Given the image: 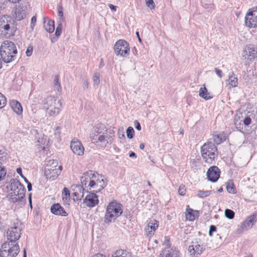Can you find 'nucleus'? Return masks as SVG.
Wrapping results in <instances>:
<instances>
[{"instance_id":"nucleus-1","label":"nucleus","mask_w":257,"mask_h":257,"mask_svg":"<svg viewBox=\"0 0 257 257\" xmlns=\"http://www.w3.org/2000/svg\"><path fill=\"white\" fill-rule=\"evenodd\" d=\"M80 181L82 190L78 186L79 192L75 191L73 193L77 200H81L83 197L84 190L97 193L106 185L105 179L102 176L92 171L85 172L81 177Z\"/></svg>"},{"instance_id":"nucleus-2","label":"nucleus","mask_w":257,"mask_h":257,"mask_svg":"<svg viewBox=\"0 0 257 257\" xmlns=\"http://www.w3.org/2000/svg\"><path fill=\"white\" fill-rule=\"evenodd\" d=\"M17 50L15 44L10 41H4L1 45L0 55L3 61L10 63L16 59Z\"/></svg>"},{"instance_id":"nucleus-3","label":"nucleus","mask_w":257,"mask_h":257,"mask_svg":"<svg viewBox=\"0 0 257 257\" xmlns=\"http://www.w3.org/2000/svg\"><path fill=\"white\" fill-rule=\"evenodd\" d=\"M10 192L9 193V200L13 203L20 201L25 195L24 186L20 182L16 179L10 181Z\"/></svg>"},{"instance_id":"nucleus-4","label":"nucleus","mask_w":257,"mask_h":257,"mask_svg":"<svg viewBox=\"0 0 257 257\" xmlns=\"http://www.w3.org/2000/svg\"><path fill=\"white\" fill-rule=\"evenodd\" d=\"M122 213V205L116 201L109 203L106 208L104 221L109 223L114 221Z\"/></svg>"},{"instance_id":"nucleus-5","label":"nucleus","mask_w":257,"mask_h":257,"mask_svg":"<svg viewBox=\"0 0 257 257\" xmlns=\"http://www.w3.org/2000/svg\"><path fill=\"white\" fill-rule=\"evenodd\" d=\"M44 105L49 116H55L58 115L62 107L61 100L51 96L47 97Z\"/></svg>"},{"instance_id":"nucleus-6","label":"nucleus","mask_w":257,"mask_h":257,"mask_svg":"<svg viewBox=\"0 0 257 257\" xmlns=\"http://www.w3.org/2000/svg\"><path fill=\"white\" fill-rule=\"evenodd\" d=\"M217 147L211 142L205 143L201 148L202 157L205 162L212 164L217 156Z\"/></svg>"},{"instance_id":"nucleus-7","label":"nucleus","mask_w":257,"mask_h":257,"mask_svg":"<svg viewBox=\"0 0 257 257\" xmlns=\"http://www.w3.org/2000/svg\"><path fill=\"white\" fill-rule=\"evenodd\" d=\"M20 252L18 243L7 241L3 243L0 249L1 257H15Z\"/></svg>"},{"instance_id":"nucleus-8","label":"nucleus","mask_w":257,"mask_h":257,"mask_svg":"<svg viewBox=\"0 0 257 257\" xmlns=\"http://www.w3.org/2000/svg\"><path fill=\"white\" fill-rule=\"evenodd\" d=\"M62 170V166H58L57 160H50L45 169V175L47 179L54 180L60 174Z\"/></svg>"},{"instance_id":"nucleus-9","label":"nucleus","mask_w":257,"mask_h":257,"mask_svg":"<svg viewBox=\"0 0 257 257\" xmlns=\"http://www.w3.org/2000/svg\"><path fill=\"white\" fill-rule=\"evenodd\" d=\"M114 137V131L111 129H108L104 131L101 135L91 136V139L94 143L100 142L102 145H106L112 142Z\"/></svg>"},{"instance_id":"nucleus-10","label":"nucleus","mask_w":257,"mask_h":257,"mask_svg":"<svg viewBox=\"0 0 257 257\" xmlns=\"http://www.w3.org/2000/svg\"><path fill=\"white\" fill-rule=\"evenodd\" d=\"M22 225L19 222H17L14 225L10 227L7 232V239L8 241L17 243V241L21 237Z\"/></svg>"},{"instance_id":"nucleus-11","label":"nucleus","mask_w":257,"mask_h":257,"mask_svg":"<svg viewBox=\"0 0 257 257\" xmlns=\"http://www.w3.org/2000/svg\"><path fill=\"white\" fill-rule=\"evenodd\" d=\"M30 9V5L27 1L22 2L18 8L14 11L13 17L18 21L23 20L28 14Z\"/></svg>"},{"instance_id":"nucleus-12","label":"nucleus","mask_w":257,"mask_h":257,"mask_svg":"<svg viewBox=\"0 0 257 257\" xmlns=\"http://www.w3.org/2000/svg\"><path fill=\"white\" fill-rule=\"evenodd\" d=\"M114 50L117 56L126 57L130 52L129 44L125 40H119L115 43L114 46Z\"/></svg>"},{"instance_id":"nucleus-13","label":"nucleus","mask_w":257,"mask_h":257,"mask_svg":"<svg viewBox=\"0 0 257 257\" xmlns=\"http://www.w3.org/2000/svg\"><path fill=\"white\" fill-rule=\"evenodd\" d=\"M257 220L256 214H253L247 217L246 219L237 226L236 233L240 234L244 231L251 228Z\"/></svg>"},{"instance_id":"nucleus-14","label":"nucleus","mask_w":257,"mask_h":257,"mask_svg":"<svg viewBox=\"0 0 257 257\" xmlns=\"http://www.w3.org/2000/svg\"><path fill=\"white\" fill-rule=\"evenodd\" d=\"M245 25L249 28L257 27V7L249 10L245 17Z\"/></svg>"},{"instance_id":"nucleus-15","label":"nucleus","mask_w":257,"mask_h":257,"mask_svg":"<svg viewBox=\"0 0 257 257\" xmlns=\"http://www.w3.org/2000/svg\"><path fill=\"white\" fill-rule=\"evenodd\" d=\"M15 21L13 18L8 15H3L0 16V27L6 31L10 29L11 31H14L15 26Z\"/></svg>"},{"instance_id":"nucleus-16","label":"nucleus","mask_w":257,"mask_h":257,"mask_svg":"<svg viewBox=\"0 0 257 257\" xmlns=\"http://www.w3.org/2000/svg\"><path fill=\"white\" fill-rule=\"evenodd\" d=\"M242 56L244 59L254 61L257 58V47L252 44L248 45L243 51Z\"/></svg>"},{"instance_id":"nucleus-17","label":"nucleus","mask_w":257,"mask_h":257,"mask_svg":"<svg viewBox=\"0 0 257 257\" xmlns=\"http://www.w3.org/2000/svg\"><path fill=\"white\" fill-rule=\"evenodd\" d=\"M205 249L204 247L200 245L198 242H192L188 246V252L190 255L197 256L200 255Z\"/></svg>"},{"instance_id":"nucleus-18","label":"nucleus","mask_w":257,"mask_h":257,"mask_svg":"<svg viewBox=\"0 0 257 257\" xmlns=\"http://www.w3.org/2000/svg\"><path fill=\"white\" fill-rule=\"evenodd\" d=\"M220 170L216 166L210 167L207 172L208 180L212 182H215L220 177Z\"/></svg>"},{"instance_id":"nucleus-19","label":"nucleus","mask_w":257,"mask_h":257,"mask_svg":"<svg viewBox=\"0 0 257 257\" xmlns=\"http://www.w3.org/2000/svg\"><path fill=\"white\" fill-rule=\"evenodd\" d=\"M70 148L73 153L76 155L82 156L84 154V148L79 141H71Z\"/></svg>"},{"instance_id":"nucleus-20","label":"nucleus","mask_w":257,"mask_h":257,"mask_svg":"<svg viewBox=\"0 0 257 257\" xmlns=\"http://www.w3.org/2000/svg\"><path fill=\"white\" fill-rule=\"evenodd\" d=\"M84 203L88 207H94L98 203V196L94 193H89L84 200Z\"/></svg>"},{"instance_id":"nucleus-21","label":"nucleus","mask_w":257,"mask_h":257,"mask_svg":"<svg viewBox=\"0 0 257 257\" xmlns=\"http://www.w3.org/2000/svg\"><path fill=\"white\" fill-rule=\"evenodd\" d=\"M160 257H179V251L176 248L167 247L164 249L160 255Z\"/></svg>"},{"instance_id":"nucleus-22","label":"nucleus","mask_w":257,"mask_h":257,"mask_svg":"<svg viewBox=\"0 0 257 257\" xmlns=\"http://www.w3.org/2000/svg\"><path fill=\"white\" fill-rule=\"evenodd\" d=\"M51 211L53 214L56 215L63 216H67L68 215V213L65 211V209L59 203L53 204L51 207Z\"/></svg>"},{"instance_id":"nucleus-23","label":"nucleus","mask_w":257,"mask_h":257,"mask_svg":"<svg viewBox=\"0 0 257 257\" xmlns=\"http://www.w3.org/2000/svg\"><path fill=\"white\" fill-rule=\"evenodd\" d=\"M10 105L13 110L18 114L22 113L23 108L21 104L18 101L15 100H11L10 101Z\"/></svg>"},{"instance_id":"nucleus-24","label":"nucleus","mask_w":257,"mask_h":257,"mask_svg":"<svg viewBox=\"0 0 257 257\" xmlns=\"http://www.w3.org/2000/svg\"><path fill=\"white\" fill-rule=\"evenodd\" d=\"M227 81L228 82V85L230 88L235 87L237 86L238 79L233 72L229 73Z\"/></svg>"},{"instance_id":"nucleus-25","label":"nucleus","mask_w":257,"mask_h":257,"mask_svg":"<svg viewBox=\"0 0 257 257\" xmlns=\"http://www.w3.org/2000/svg\"><path fill=\"white\" fill-rule=\"evenodd\" d=\"M199 95L205 100H208L212 98V96L208 92L205 85H203V87L200 88Z\"/></svg>"},{"instance_id":"nucleus-26","label":"nucleus","mask_w":257,"mask_h":257,"mask_svg":"<svg viewBox=\"0 0 257 257\" xmlns=\"http://www.w3.org/2000/svg\"><path fill=\"white\" fill-rule=\"evenodd\" d=\"M198 215V211L191 208H187L186 211V218L187 220L193 221Z\"/></svg>"},{"instance_id":"nucleus-27","label":"nucleus","mask_w":257,"mask_h":257,"mask_svg":"<svg viewBox=\"0 0 257 257\" xmlns=\"http://www.w3.org/2000/svg\"><path fill=\"white\" fill-rule=\"evenodd\" d=\"M111 257H131V254L125 249H118L112 253Z\"/></svg>"},{"instance_id":"nucleus-28","label":"nucleus","mask_w":257,"mask_h":257,"mask_svg":"<svg viewBox=\"0 0 257 257\" xmlns=\"http://www.w3.org/2000/svg\"><path fill=\"white\" fill-rule=\"evenodd\" d=\"M44 27L46 31L50 33L54 32L55 30L54 21L48 20V22L46 21V18H44Z\"/></svg>"},{"instance_id":"nucleus-29","label":"nucleus","mask_w":257,"mask_h":257,"mask_svg":"<svg viewBox=\"0 0 257 257\" xmlns=\"http://www.w3.org/2000/svg\"><path fill=\"white\" fill-rule=\"evenodd\" d=\"M159 222L155 219H150L148 225L145 227V230L151 229L153 231H155L156 229L158 227Z\"/></svg>"},{"instance_id":"nucleus-30","label":"nucleus","mask_w":257,"mask_h":257,"mask_svg":"<svg viewBox=\"0 0 257 257\" xmlns=\"http://www.w3.org/2000/svg\"><path fill=\"white\" fill-rule=\"evenodd\" d=\"M4 147L0 146V161L5 162L7 160V153Z\"/></svg>"},{"instance_id":"nucleus-31","label":"nucleus","mask_w":257,"mask_h":257,"mask_svg":"<svg viewBox=\"0 0 257 257\" xmlns=\"http://www.w3.org/2000/svg\"><path fill=\"white\" fill-rule=\"evenodd\" d=\"M213 138L214 143L217 145L220 144L225 140V137L220 135H215L213 136Z\"/></svg>"},{"instance_id":"nucleus-32","label":"nucleus","mask_w":257,"mask_h":257,"mask_svg":"<svg viewBox=\"0 0 257 257\" xmlns=\"http://www.w3.org/2000/svg\"><path fill=\"white\" fill-rule=\"evenodd\" d=\"M226 190L228 193L231 194L235 193V188L232 181H229L226 185Z\"/></svg>"},{"instance_id":"nucleus-33","label":"nucleus","mask_w":257,"mask_h":257,"mask_svg":"<svg viewBox=\"0 0 257 257\" xmlns=\"http://www.w3.org/2000/svg\"><path fill=\"white\" fill-rule=\"evenodd\" d=\"M3 163L4 162L0 161V181L4 178L7 173V171L3 166Z\"/></svg>"},{"instance_id":"nucleus-34","label":"nucleus","mask_w":257,"mask_h":257,"mask_svg":"<svg viewBox=\"0 0 257 257\" xmlns=\"http://www.w3.org/2000/svg\"><path fill=\"white\" fill-rule=\"evenodd\" d=\"M211 194V191L199 190L197 193V196L199 198H205Z\"/></svg>"},{"instance_id":"nucleus-35","label":"nucleus","mask_w":257,"mask_h":257,"mask_svg":"<svg viewBox=\"0 0 257 257\" xmlns=\"http://www.w3.org/2000/svg\"><path fill=\"white\" fill-rule=\"evenodd\" d=\"M224 214L226 218L229 219H232L234 218L235 213L233 210L229 209H226L225 210Z\"/></svg>"},{"instance_id":"nucleus-36","label":"nucleus","mask_w":257,"mask_h":257,"mask_svg":"<svg viewBox=\"0 0 257 257\" xmlns=\"http://www.w3.org/2000/svg\"><path fill=\"white\" fill-rule=\"evenodd\" d=\"M54 88L55 89H56L58 91H59L61 90V85L60 83L59 82V76L58 75H56L54 78Z\"/></svg>"},{"instance_id":"nucleus-37","label":"nucleus","mask_w":257,"mask_h":257,"mask_svg":"<svg viewBox=\"0 0 257 257\" xmlns=\"http://www.w3.org/2000/svg\"><path fill=\"white\" fill-rule=\"evenodd\" d=\"M123 130V127H120L118 130L117 135L121 140V142H124L125 140Z\"/></svg>"},{"instance_id":"nucleus-38","label":"nucleus","mask_w":257,"mask_h":257,"mask_svg":"<svg viewBox=\"0 0 257 257\" xmlns=\"http://www.w3.org/2000/svg\"><path fill=\"white\" fill-rule=\"evenodd\" d=\"M126 133L127 137L128 139H131L133 138L134 136L135 131L132 127L129 126L126 130Z\"/></svg>"},{"instance_id":"nucleus-39","label":"nucleus","mask_w":257,"mask_h":257,"mask_svg":"<svg viewBox=\"0 0 257 257\" xmlns=\"http://www.w3.org/2000/svg\"><path fill=\"white\" fill-rule=\"evenodd\" d=\"M7 103L6 98L0 93V109L4 107Z\"/></svg>"},{"instance_id":"nucleus-40","label":"nucleus","mask_w":257,"mask_h":257,"mask_svg":"<svg viewBox=\"0 0 257 257\" xmlns=\"http://www.w3.org/2000/svg\"><path fill=\"white\" fill-rule=\"evenodd\" d=\"M147 6L151 10L155 9V5L153 0H145Z\"/></svg>"},{"instance_id":"nucleus-41","label":"nucleus","mask_w":257,"mask_h":257,"mask_svg":"<svg viewBox=\"0 0 257 257\" xmlns=\"http://www.w3.org/2000/svg\"><path fill=\"white\" fill-rule=\"evenodd\" d=\"M62 24L59 23L58 24V26L57 27V28H56V30L55 31V35L57 37H59L61 35V31H62Z\"/></svg>"},{"instance_id":"nucleus-42","label":"nucleus","mask_w":257,"mask_h":257,"mask_svg":"<svg viewBox=\"0 0 257 257\" xmlns=\"http://www.w3.org/2000/svg\"><path fill=\"white\" fill-rule=\"evenodd\" d=\"M178 193L179 195L181 196H184L186 193V189L185 187L183 185H181L178 189Z\"/></svg>"},{"instance_id":"nucleus-43","label":"nucleus","mask_w":257,"mask_h":257,"mask_svg":"<svg viewBox=\"0 0 257 257\" xmlns=\"http://www.w3.org/2000/svg\"><path fill=\"white\" fill-rule=\"evenodd\" d=\"M93 82L94 84L98 85L99 84V74L98 73H96L94 74Z\"/></svg>"},{"instance_id":"nucleus-44","label":"nucleus","mask_w":257,"mask_h":257,"mask_svg":"<svg viewBox=\"0 0 257 257\" xmlns=\"http://www.w3.org/2000/svg\"><path fill=\"white\" fill-rule=\"evenodd\" d=\"M17 172L24 179L25 182H28V179L23 175L22 170L21 168L17 169Z\"/></svg>"},{"instance_id":"nucleus-45","label":"nucleus","mask_w":257,"mask_h":257,"mask_svg":"<svg viewBox=\"0 0 257 257\" xmlns=\"http://www.w3.org/2000/svg\"><path fill=\"white\" fill-rule=\"evenodd\" d=\"M62 194L63 196H65V199H67V197L69 198L70 197V193L69 191L67 188H64L62 192Z\"/></svg>"},{"instance_id":"nucleus-46","label":"nucleus","mask_w":257,"mask_h":257,"mask_svg":"<svg viewBox=\"0 0 257 257\" xmlns=\"http://www.w3.org/2000/svg\"><path fill=\"white\" fill-rule=\"evenodd\" d=\"M103 132L97 126L94 127V133L92 134L91 136H96L97 135H101Z\"/></svg>"},{"instance_id":"nucleus-47","label":"nucleus","mask_w":257,"mask_h":257,"mask_svg":"<svg viewBox=\"0 0 257 257\" xmlns=\"http://www.w3.org/2000/svg\"><path fill=\"white\" fill-rule=\"evenodd\" d=\"M216 231V227L215 226L213 225H211L210 226L209 231V235L211 236L212 235V232Z\"/></svg>"},{"instance_id":"nucleus-48","label":"nucleus","mask_w":257,"mask_h":257,"mask_svg":"<svg viewBox=\"0 0 257 257\" xmlns=\"http://www.w3.org/2000/svg\"><path fill=\"white\" fill-rule=\"evenodd\" d=\"M37 19L36 16H33L31 21V28L32 30L34 29V27L36 23Z\"/></svg>"},{"instance_id":"nucleus-49","label":"nucleus","mask_w":257,"mask_h":257,"mask_svg":"<svg viewBox=\"0 0 257 257\" xmlns=\"http://www.w3.org/2000/svg\"><path fill=\"white\" fill-rule=\"evenodd\" d=\"M33 52V47L31 46H29L27 48L26 54L27 56H31Z\"/></svg>"},{"instance_id":"nucleus-50","label":"nucleus","mask_w":257,"mask_h":257,"mask_svg":"<svg viewBox=\"0 0 257 257\" xmlns=\"http://www.w3.org/2000/svg\"><path fill=\"white\" fill-rule=\"evenodd\" d=\"M250 122L251 119L248 117H245L243 120V123L245 125H248L250 123Z\"/></svg>"},{"instance_id":"nucleus-51","label":"nucleus","mask_w":257,"mask_h":257,"mask_svg":"<svg viewBox=\"0 0 257 257\" xmlns=\"http://www.w3.org/2000/svg\"><path fill=\"white\" fill-rule=\"evenodd\" d=\"M134 125H135V128L137 130H138V131L141 130L142 127H141V124L138 120H135L134 121Z\"/></svg>"},{"instance_id":"nucleus-52","label":"nucleus","mask_w":257,"mask_h":257,"mask_svg":"<svg viewBox=\"0 0 257 257\" xmlns=\"http://www.w3.org/2000/svg\"><path fill=\"white\" fill-rule=\"evenodd\" d=\"M60 133V127L59 126H57L55 130L54 135L55 136L59 137Z\"/></svg>"},{"instance_id":"nucleus-53","label":"nucleus","mask_w":257,"mask_h":257,"mask_svg":"<svg viewBox=\"0 0 257 257\" xmlns=\"http://www.w3.org/2000/svg\"><path fill=\"white\" fill-rule=\"evenodd\" d=\"M216 75L219 76L220 78L222 77V71L217 68H215L214 69Z\"/></svg>"},{"instance_id":"nucleus-54","label":"nucleus","mask_w":257,"mask_h":257,"mask_svg":"<svg viewBox=\"0 0 257 257\" xmlns=\"http://www.w3.org/2000/svg\"><path fill=\"white\" fill-rule=\"evenodd\" d=\"M88 82L86 80H84L83 81V87L84 89H87L88 87Z\"/></svg>"},{"instance_id":"nucleus-55","label":"nucleus","mask_w":257,"mask_h":257,"mask_svg":"<svg viewBox=\"0 0 257 257\" xmlns=\"http://www.w3.org/2000/svg\"><path fill=\"white\" fill-rule=\"evenodd\" d=\"M145 232H146V234L148 236H149V235H152L154 233V231H153V230H151V229H149V230H145Z\"/></svg>"},{"instance_id":"nucleus-56","label":"nucleus","mask_w":257,"mask_h":257,"mask_svg":"<svg viewBox=\"0 0 257 257\" xmlns=\"http://www.w3.org/2000/svg\"><path fill=\"white\" fill-rule=\"evenodd\" d=\"M109 8L113 12H115L116 10V7L115 6H113L112 4H109L108 5Z\"/></svg>"},{"instance_id":"nucleus-57","label":"nucleus","mask_w":257,"mask_h":257,"mask_svg":"<svg viewBox=\"0 0 257 257\" xmlns=\"http://www.w3.org/2000/svg\"><path fill=\"white\" fill-rule=\"evenodd\" d=\"M28 184L27 185V188H28V190L29 191H30L32 190V184L30 182H29L28 181V182H26Z\"/></svg>"},{"instance_id":"nucleus-58","label":"nucleus","mask_w":257,"mask_h":257,"mask_svg":"<svg viewBox=\"0 0 257 257\" xmlns=\"http://www.w3.org/2000/svg\"><path fill=\"white\" fill-rule=\"evenodd\" d=\"M58 16L60 17H63V13L62 9H61L60 8L59 9V10H58Z\"/></svg>"},{"instance_id":"nucleus-59","label":"nucleus","mask_w":257,"mask_h":257,"mask_svg":"<svg viewBox=\"0 0 257 257\" xmlns=\"http://www.w3.org/2000/svg\"><path fill=\"white\" fill-rule=\"evenodd\" d=\"M129 157L131 158H135L137 157L136 154L133 152H131L130 153Z\"/></svg>"},{"instance_id":"nucleus-60","label":"nucleus","mask_w":257,"mask_h":257,"mask_svg":"<svg viewBox=\"0 0 257 257\" xmlns=\"http://www.w3.org/2000/svg\"><path fill=\"white\" fill-rule=\"evenodd\" d=\"M93 257H105V256L101 253H97L95 254Z\"/></svg>"},{"instance_id":"nucleus-61","label":"nucleus","mask_w":257,"mask_h":257,"mask_svg":"<svg viewBox=\"0 0 257 257\" xmlns=\"http://www.w3.org/2000/svg\"><path fill=\"white\" fill-rule=\"evenodd\" d=\"M136 35L137 36V37L138 38V40H139V42H141L142 40H141V38L140 37L139 32H136Z\"/></svg>"},{"instance_id":"nucleus-62","label":"nucleus","mask_w":257,"mask_h":257,"mask_svg":"<svg viewBox=\"0 0 257 257\" xmlns=\"http://www.w3.org/2000/svg\"><path fill=\"white\" fill-rule=\"evenodd\" d=\"M145 148V145L143 143H141L140 144V148L141 150H143Z\"/></svg>"},{"instance_id":"nucleus-63","label":"nucleus","mask_w":257,"mask_h":257,"mask_svg":"<svg viewBox=\"0 0 257 257\" xmlns=\"http://www.w3.org/2000/svg\"><path fill=\"white\" fill-rule=\"evenodd\" d=\"M103 66H104V63L103 62V60H102V59H101V62L99 64V67H103Z\"/></svg>"},{"instance_id":"nucleus-64","label":"nucleus","mask_w":257,"mask_h":257,"mask_svg":"<svg viewBox=\"0 0 257 257\" xmlns=\"http://www.w3.org/2000/svg\"><path fill=\"white\" fill-rule=\"evenodd\" d=\"M23 252H24L23 257H27L26 250L25 248H24L23 249Z\"/></svg>"}]
</instances>
